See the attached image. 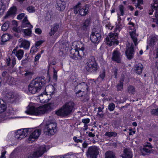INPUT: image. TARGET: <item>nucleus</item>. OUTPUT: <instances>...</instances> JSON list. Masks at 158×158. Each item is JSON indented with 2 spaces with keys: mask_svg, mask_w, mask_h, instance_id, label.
I'll use <instances>...</instances> for the list:
<instances>
[{
  "mask_svg": "<svg viewBox=\"0 0 158 158\" xmlns=\"http://www.w3.org/2000/svg\"><path fill=\"white\" fill-rule=\"evenodd\" d=\"M54 106L53 103H49L47 104L35 108L34 107L31 106L25 112L28 114L38 116L44 114L47 112L51 111Z\"/></svg>",
  "mask_w": 158,
  "mask_h": 158,
  "instance_id": "1",
  "label": "nucleus"
},
{
  "mask_svg": "<svg viewBox=\"0 0 158 158\" xmlns=\"http://www.w3.org/2000/svg\"><path fill=\"white\" fill-rule=\"evenodd\" d=\"M46 82L43 76L38 77L31 81L28 87V89L31 94H35L40 91Z\"/></svg>",
  "mask_w": 158,
  "mask_h": 158,
  "instance_id": "2",
  "label": "nucleus"
},
{
  "mask_svg": "<svg viewBox=\"0 0 158 158\" xmlns=\"http://www.w3.org/2000/svg\"><path fill=\"white\" fill-rule=\"evenodd\" d=\"M74 106L75 104L73 102H67L57 110L56 112V114L57 115L61 116H67L73 112Z\"/></svg>",
  "mask_w": 158,
  "mask_h": 158,
  "instance_id": "3",
  "label": "nucleus"
},
{
  "mask_svg": "<svg viewBox=\"0 0 158 158\" xmlns=\"http://www.w3.org/2000/svg\"><path fill=\"white\" fill-rule=\"evenodd\" d=\"M57 125L55 121H48L47 122L44 130L45 134L50 135H54L57 131Z\"/></svg>",
  "mask_w": 158,
  "mask_h": 158,
  "instance_id": "4",
  "label": "nucleus"
},
{
  "mask_svg": "<svg viewBox=\"0 0 158 158\" xmlns=\"http://www.w3.org/2000/svg\"><path fill=\"white\" fill-rule=\"evenodd\" d=\"M85 65V69L88 72H96L98 69V65L94 56H90L87 59Z\"/></svg>",
  "mask_w": 158,
  "mask_h": 158,
  "instance_id": "5",
  "label": "nucleus"
},
{
  "mask_svg": "<svg viewBox=\"0 0 158 158\" xmlns=\"http://www.w3.org/2000/svg\"><path fill=\"white\" fill-rule=\"evenodd\" d=\"M33 130L32 128H26L18 130L16 133L15 138L19 139L25 138Z\"/></svg>",
  "mask_w": 158,
  "mask_h": 158,
  "instance_id": "6",
  "label": "nucleus"
},
{
  "mask_svg": "<svg viewBox=\"0 0 158 158\" xmlns=\"http://www.w3.org/2000/svg\"><path fill=\"white\" fill-rule=\"evenodd\" d=\"M98 154L99 148L96 146L89 147L86 152L87 156H89L90 158H96Z\"/></svg>",
  "mask_w": 158,
  "mask_h": 158,
  "instance_id": "7",
  "label": "nucleus"
},
{
  "mask_svg": "<svg viewBox=\"0 0 158 158\" xmlns=\"http://www.w3.org/2000/svg\"><path fill=\"white\" fill-rule=\"evenodd\" d=\"M46 151L45 146V145L42 146L32 153L33 157L35 158H38L41 156Z\"/></svg>",
  "mask_w": 158,
  "mask_h": 158,
  "instance_id": "8",
  "label": "nucleus"
},
{
  "mask_svg": "<svg viewBox=\"0 0 158 158\" xmlns=\"http://www.w3.org/2000/svg\"><path fill=\"white\" fill-rule=\"evenodd\" d=\"M117 37L116 35L115 36H113L112 33H110L109 37H107L106 38V44L109 45L110 46L114 44L118 45V41L115 40Z\"/></svg>",
  "mask_w": 158,
  "mask_h": 158,
  "instance_id": "9",
  "label": "nucleus"
},
{
  "mask_svg": "<svg viewBox=\"0 0 158 158\" xmlns=\"http://www.w3.org/2000/svg\"><path fill=\"white\" fill-rule=\"evenodd\" d=\"M101 38V35L97 32H92L90 35V40L94 43H98L100 41Z\"/></svg>",
  "mask_w": 158,
  "mask_h": 158,
  "instance_id": "10",
  "label": "nucleus"
},
{
  "mask_svg": "<svg viewBox=\"0 0 158 158\" xmlns=\"http://www.w3.org/2000/svg\"><path fill=\"white\" fill-rule=\"evenodd\" d=\"M112 59L118 63L121 62L122 56L120 52L117 50H114L112 55Z\"/></svg>",
  "mask_w": 158,
  "mask_h": 158,
  "instance_id": "11",
  "label": "nucleus"
},
{
  "mask_svg": "<svg viewBox=\"0 0 158 158\" xmlns=\"http://www.w3.org/2000/svg\"><path fill=\"white\" fill-rule=\"evenodd\" d=\"M41 130L40 129L35 130L30 135L29 138L30 141H34L35 139H37L39 137L41 134Z\"/></svg>",
  "mask_w": 158,
  "mask_h": 158,
  "instance_id": "12",
  "label": "nucleus"
},
{
  "mask_svg": "<svg viewBox=\"0 0 158 158\" xmlns=\"http://www.w3.org/2000/svg\"><path fill=\"white\" fill-rule=\"evenodd\" d=\"M134 48L133 45L132 44L130 47H129L126 50L125 53L127 58L131 60L133 58L134 56Z\"/></svg>",
  "mask_w": 158,
  "mask_h": 158,
  "instance_id": "13",
  "label": "nucleus"
},
{
  "mask_svg": "<svg viewBox=\"0 0 158 158\" xmlns=\"http://www.w3.org/2000/svg\"><path fill=\"white\" fill-rule=\"evenodd\" d=\"M24 53V52L23 50L19 49L17 50V49L15 48L13 50L11 55H16L18 59L20 60L23 56Z\"/></svg>",
  "mask_w": 158,
  "mask_h": 158,
  "instance_id": "14",
  "label": "nucleus"
},
{
  "mask_svg": "<svg viewBox=\"0 0 158 158\" xmlns=\"http://www.w3.org/2000/svg\"><path fill=\"white\" fill-rule=\"evenodd\" d=\"M70 56L71 58L75 60L78 59V56L79 57V59H81L82 57V55L80 54L79 51L76 49L72 50Z\"/></svg>",
  "mask_w": 158,
  "mask_h": 158,
  "instance_id": "15",
  "label": "nucleus"
},
{
  "mask_svg": "<svg viewBox=\"0 0 158 158\" xmlns=\"http://www.w3.org/2000/svg\"><path fill=\"white\" fill-rule=\"evenodd\" d=\"M40 102L42 103L48 102L51 98V97H49L48 94L44 93V94H40L39 96Z\"/></svg>",
  "mask_w": 158,
  "mask_h": 158,
  "instance_id": "16",
  "label": "nucleus"
},
{
  "mask_svg": "<svg viewBox=\"0 0 158 158\" xmlns=\"http://www.w3.org/2000/svg\"><path fill=\"white\" fill-rule=\"evenodd\" d=\"M16 7L14 6L11 7L4 16V18L7 19L15 15L16 13Z\"/></svg>",
  "mask_w": 158,
  "mask_h": 158,
  "instance_id": "17",
  "label": "nucleus"
},
{
  "mask_svg": "<svg viewBox=\"0 0 158 158\" xmlns=\"http://www.w3.org/2000/svg\"><path fill=\"white\" fill-rule=\"evenodd\" d=\"M57 6L56 8L59 10H64L66 6V4L64 1L58 0L57 2Z\"/></svg>",
  "mask_w": 158,
  "mask_h": 158,
  "instance_id": "18",
  "label": "nucleus"
},
{
  "mask_svg": "<svg viewBox=\"0 0 158 158\" xmlns=\"http://www.w3.org/2000/svg\"><path fill=\"white\" fill-rule=\"evenodd\" d=\"M90 24V19H86L81 24V29L84 31H86Z\"/></svg>",
  "mask_w": 158,
  "mask_h": 158,
  "instance_id": "19",
  "label": "nucleus"
},
{
  "mask_svg": "<svg viewBox=\"0 0 158 158\" xmlns=\"http://www.w3.org/2000/svg\"><path fill=\"white\" fill-rule=\"evenodd\" d=\"M134 72L135 73L139 75L141 74L143 69V66L140 63H139L136 64L134 67Z\"/></svg>",
  "mask_w": 158,
  "mask_h": 158,
  "instance_id": "20",
  "label": "nucleus"
},
{
  "mask_svg": "<svg viewBox=\"0 0 158 158\" xmlns=\"http://www.w3.org/2000/svg\"><path fill=\"white\" fill-rule=\"evenodd\" d=\"M123 158H132V152L129 149L125 148L123 150Z\"/></svg>",
  "mask_w": 158,
  "mask_h": 158,
  "instance_id": "21",
  "label": "nucleus"
},
{
  "mask_svg": "<svg viewBox=\"0 0 158 158\" xmlns=\"http://www.w3.org/2000/svg\"><path fill=\"white\" fill-rule=\"evenodd\" d=\"M81 86H82V87L85 88H87V86L86 84L84 82L83 83H81L79 85H78L77 86H76L75 88V90H76V94H77V95L79 97H83V95L82 94H81L80 95H79V94L81 93V92H83L84 91H81V90H79L78 91H77V89L78 88L81 87Z\"/></svg>",
  "mask_w": 158,
  "mask_h": 158,
  "instance_id": "22",
  "label": "nucleus"
},
{
  "mask_svg": "<svg viewBox=\"0 0 158 158\" xmlns=\"http://www.w3.org/2000/svg\"><path fill=\"white\" fill-rule=\"evenodd\" d=\"M89 7L88 5H85L83 8L80 9L79 11V14L82 16H85L89 13Z\"/></svg>",
  "mask_w": 158,
  "mask_h": 158,
  "instance_id": "23",
  "label": "nucleus"
},
{
  "mask_svg": "<svg viewBox=\"0 0 158 158\" xmlns=\"http://www.w3.org/2000/svg\"><path fill=\"white\" fill-rule=\"evenodd\" d=\"M130 34L131 36V38L132 39L135 46H136L138 43L137 36L138 35L136 34L135 31H130Z\"/></svg>",
  "mask_w": 158,
  "mask_h": 158,
  "instance_id": "24",
  "label": "nucleus"
},
{
  "mask_svg": "<svg viewBox=\"0 0 158 158\" xmlns=\"http://www.w3.org/2000/svg\"><path fill=\"white\" fill-rule=\"evenodd\" d=\"M22 27H27L29 28H32V26L30 24L27 20V16H25L23 20Z\"/></svg>",
  "mask_w": 158,
  "mask_h": 158,
  "instance_id": "25",
  "label": "nucleus"
},
{
  "mask_svg": "<svg viewBox=\"0 0 158 158\" xmlns=\"http://www.w3.org/2000/svg\"><path fill=\"white\" fill-rule=\"evenodd\" d=\"M30 45V42L26 40H23L20 45L19 46L20 48L23 47L24 49H28Z\"/></svg>",
  "mask_w": 158,
  "mask_h": 158,
  "instance_id": "26",
  "label": "nucleus"
},
{
  "mask_svg": "<svg viewBox=\"0 0 158 158\" xmlns=\"http://www.w3.org/2000/svg\"><path fill=\"white\" fill-rule=\"evenodd\" d=\"M54 87L52 85H50L49 86L46 87L45 88V93L46 94H48L49 96L51 97V95L53 94L54 92L53 91Z\"/></svg>",
  "mask_w": 158,
  "mask_h": 158,
  "instance_id": "27",
  "label": "nucleus"
},
{
  "mask_svg": "<svg viewBox=\"0 0 158 158\" xmlns=\"http://www.w3.org/2000/svg\"><path fill=\"white\" fill-rule=\"evenodd\" d=\"M3 100L0 99V114L4 112L6 109V106Z\"/></svg>",
  "mask_w": 158,
  "mask_h": 158,
  "instance_id": "28",
  "label": "nucleus"
},
{
  "mask_svg": "<svg viewBox=\"0 0 158 158\" xmlns=\"http://www.w3.org/2000/svg\"><path fill=\"white\" fill-rule=\"evenodd\" d=\"M12 37L9 34H4L1 37L2 41L3 43L11 39Z\"/></svg>",
  "mask_w": 158,
  "mask_h": 158,
  "instance_id": "29",
  "label": "nucleus"
},
{
  "mask_svg": "<svg viewBox=\"0 0 158 158\" xmlns=\"http://www.w3.org/2000/svg\"><path fill=\"white\" fill-rule=\"evenodd\" d=\"M59 27V25L57 23L55 24L53 27L51 29V31L49 33L50 35L52 36L54 35L58 30Z\"/></svg>",
  "mask_w": 158,
  "mask_h": 158,
  "instance_id": "30",
  "label": "nucleus"
},
{
  "mask_svg": "<svg viewBox=\"0 0 158 158\" xmlns=\"http://www.w3.org/2000/svg\"><path fill=\"white\" fill-rule=\"evenodd\" d=\"M141 155L143 156L148 155L151 153V150L145 147L140 149Z\"/></svg>",
  "mask_w": 158,
  "mask_h": 158,
  "instance_id": "31",
  "label": "nucleus"
},
{
  "mask_svg": "<svg viewBox=\"0 0 158 158\" xmlns=\"http://www.w3.org/2000/svg\"><path fill=\"white\" fill-rule=\"evenodd\" d=\"M124 79L122 78L121 79L119 83L118 84L117 86V88L118 91H121L123 89V81Z\"/></svg>",
  "mask_w": 158,
  "mask_h": 158,
  "instance_id": "32",
  "label": "nucleus"
},
{
  "mask_svg": "<svg viewBox=\"0 0 158 158\" xmlns=\"http://www.w3.org/2000/svg\"><path fill=\"white\" fill-rule=\"evenodd\" d=\"M136 1L137 2V3L135 5L136 7H138L140 10L142 9L143 7L141 5L143 4V0H132L133 2Z\"/></svg>",
  "mask_w": 158,
  "mask_h": 158,
  "instance_id": "33",
  "label": "nucleus"
},
{
  "mask_svg": "<svg viewBox=\"0 0 158 158\" xmlns=\"http://www.w3.org/2000/svg\"><path fill=\"white\" fill-rule=\"evenodd\" d=\"M115 155L112 151H108L105 153V158H115Z\"/></svg>",
  "mask_w": 158,
  "mask_h": 158,
  "instance_id": "34",
  "label": "nucleus"
},
{
  "mask_svg": "<svg viewBox=\"0 0 158 158\" xmlns=\"http://www.w3.org/2000/svg\"><path fill=\"white\" fill-rule=\"evenodd\" d=\"M127 91L130 94H134L135 91V88L134 86L130 85L127 88Z\"/></svg>",
  "mask_w": 158,
  "mask_h": 158,
  "instance_id": "35",
  "label": "nucleus"
},
{
  "mask_svg": "<svg viewBox=\"0 0 158 158\" xmlns=\"http://www.w3.org/2000/svg\"><path fill=\"white\" fill-rule=\"evenodd\" d=\"M105 135L109 137H115L117 135V133L115 131L107 132L105 133Z\"/></svg>",
  "mask_w": 158,
  "mask_h": 158,
  "instance_id": "36",
  "label": "nucleus"
},
{
  "mask_svg": "<svg viewBox=\"0 0 158 158\" xmlns=\"http://www.w3.org/2000/svg\"><path fill=\"white\" fill-rule=\"evenodd\" d=\"M25 72L26 73L24 74V76L28 79H31L33 75V73L29 71H26Z\"/></svg>",
  "mask_w": 158,
  "mask_h": 158,
  "instance_id": "37",
  "label": "nucleus"
},
{
  "mask_svg": "<svg viewBox=\"0 0 158 158\" xmlns=\"http://www.w3.org/2000/svg\"><path fill=\"white\" fill-rule=\"evenodd\" d=\"M10 23L9 21H7L4 23L2 27V30L3 31H6L9 27Z\"/></svg>",
  "mask_w": 158,
  "mask_h": 158,
  "instance_id": "38",
  "label": "nucleus"
},
{
  "mask_svg": "<svg viewBox=\"0 0 158 158\" xmlns=\"http://www.w3.org/2000/svg\"><path fill=\"white\" fill-rule=\"evenodd\" d=\"M157 40L155 37H152L150 40V43H149V45L153 46L155 45L156 42Z\"/></svg>",
  "mask_w": 158,
  "mask_h": 158,
  "instance_id": "39",
  "label": "nucleus"
},
{
  "mask_svg": "<svg viewBox=\"0 0 158 158\" xmlns=\"http://www.w3.org/2000/svg\"><path fill=\"white\" fill-rule=\"evenodd\" d=\"M98 112L97 114V115L99 117L102 118L104 116V114L103 112L102 111V110L101 109V107H98Z\"/></svg>",
  "mask_w": 158,
  "mask_h": 158,
  "instance_id": "40",
  "label": "nucleus"
},
{
  "mask_svg": "<svg viewBox=\"0 0 158 158\" xmlns=\"http://www.w3.org/2000/svg\"><path fill=\"white\" fill-rule=\"evenodd\" d=\"M118 24L116 25L115 30L116 31L119 32L123 27V26L120 22H118Z\"/></svg>",
  "mask_w": 158,
  "mask_h": 158,
  "instance_id": "41",
  "label": "nucleus"
},
{
  "mask_svg": "<svg viewBox=\"0 0 158 158\" xmlns=\"http://www.w3.org/2000/svg\"><path fill=\"white\" fill-rule=\"evenodd\" d=\"M115 108V105L113 103H110L108 106V109L110 111H113Z\"/></svg>",
  "mask_w": 158,
  "mask_h": 158,
  "instance_id": "42",
  "label": "nucleus"
},
{
  "mask_svg": "<svg viewBox=\"0 0 158 158\" xmlns=\"http://www.w3.org/2000/svg\"><path fill=\"white\" fill-rule=\"evenodd\" d=\"M24 34L27 35H30L31 33V30L30 29H27L24 30Z\"/></svg>",
  "mask_w": 158,
  "mask_h": 158,
  "instance_id": "43",
  "label": "nucleus"
},
{
  "mask_svg": "<svg viewBox=\"0 0 158 158\" xmlns=\"http://www.w3.org/2000/svg\"><path fill=\"white\" fill-rule=\"evenodd\" d=\"M27 10L30 13L33 12H35V10L34 7L32 6H30L27 7Z\"/></svg>",
  "mask_w": 158,
  "mask_h": 158,
  "instance_id": "44",
  "label": "nucleus"
},
{
  "mask_svg": "<svg viewBox=\"0 0 158 158\" xmlns=\"http://www.w3.org/2000/svg\"><path fill=\"white\" fill-rule=\"evenodd\" d=\"M88 143H86V141H84L82 144V150L83 152H84V148H86L87 147Z\"/></svg>",
  "mask_w": 158,
  "mask_h": 158,
  "instance_id": "45",
  "label": "nucleus"
},
{
  "mask_svg": "<svg viewBox=\"0 0 158 158\" xmlns=\"http://www.w3.org/2000/svg\"><path fill=\"white\" fill-rule=\"evenodd\" d=\"M151 114L154 115H158V108L152 110Z\"/></svg>",
  "mask_w": 158,
  "mask_h": 158,
  "instance_id": "46",
  "label": "nucleus"
},
{
  "mask_svg": "<svg viewBox=\"0 0 158 158\" xmlns=\"http://www.w3.org/2000/svg\"><path fill=\"white\" fill-rule=\"evenodd\" d=\"M157 2L156 0L154 2V5L153 6H151V8L152 9H155L156 10H157L158 9V5L157 4Z\"/></svg>",
  "mask_w": 158,
  "mask_h": 158,
  "instance_id": "47",
  "label": "nucleus"
},
{
  "mask_svg": "<svg viewBox=\"0 0 158 158\" xmlns=\"http://www.w3.org/2000/svg\"><path fill=\"white\" fill-rule=\"evenodd\" d=\"M119 9L121 15H124V7L122 5H120L119 6Z\"/></svg>",
  "mask_w": 158,
  "mask_h": 158,
  "instance_id": "48",
  "label": "nucleus"
},
{
  "mask_svg": "<svg viewBox=\"0 0 158 158\" xmlns=\"http://www.w3.org/2000/svg\"><path fill=\"white\" fill-rule=\"evenodd\" d=\"M25 14L24 13H21L17 15V18L18 19L21 20L23 17H25Z\"/></svg>",
  "mask_w": 158,
  "mask_h": 158,
  "instance_id": "49",
  "label": "nucleus"
},
{
  "mask_svg": "<svg viewBox=\"0 0 158 158\" xmlns=\"http://www.w3.org/2000/svg\"><path fill=\"white\" fill-rule=\"evenodd\" d=\"M90 121V119L88 118H84L82 120V122L85 124H86L88 123Z\"/></svg>",
  "mask_w": 158,
  "mask_h": 158,
  "instance_id": "50",
  "label": "nucleus"
},
{
  "mask_svg": "<svg viewBox=\"0 0 158 158\" xmlns=\"http://www.w3.org/2000/svg\"><path fill=\"white\" fill-rule=\"evenodd\" d=\"M73 139L75 142L77 143L80 142L81 143H82L83 142V140H82L78 139L77 137L76 136L73 137Z\"/></svg>",
  "mask_w": 158,
  "mask_h": 158,
  "instance_id": "51",
  "label": "nucleus"
},
{
  "mask_svg": "<svg viewBox=\"0 0 158 158\" xmlns=\"http://www.w3.org/2000/svg\"><path fill=\"white\" fill-rule=\"evenodd\" d=\"M85 49V48L83 47H82L81 48H79V49H77V50H78L79 51L80 54H81L82 56L83 55V51Z\"/></svg>",
  "mask_w": 158,
  "mask_h": 158,
  "instance_id": "52",
  "label": "nucleus"
},
{
  "mask_svg": "<svg viewBox=\"0 0 158 158\" xmlns=\"http://www.w3.org/2000/svg\"><path fill=\"white\" fill-rule=\"evenodd\" d=\"M74 13L75 14H76L78 13V12H79V10H80V7H77L76 6H75L74 7Z\"/></svg>",
  "mask_w": 158,
  "mask_h": 158,
  "instance_id": "53",
  "label": "nucleus"
},
{
  "mask_svg": "<svg viewBox=\"0 0 158 158\" xmlns=\"http://www.w3.org/2000/svg\"><path fill=\"white\" fill-rule=\"evenodd\" d=\"M53 79L56 81L57 80V72L55 70L53 72Z\"/></svg>",
  "mask_w": 158,
  "mask_h": 158,
  "instance_id": "54",
  "label": "nucleus"
},
{
  "mask_svg": "<svg viewBox=\"0 0 158 158\" xmlns=\"http://www.w3.org/2000/svg\"><path fill=\"white\" fill-rule=\"evenodd\" d=\"M43 43V41H42L40 40L39 41L36 42L35 43V45L36 47H38L41 44Z\"/></svg>",
  "mask_w": 158,
  "mask_h": 158,
  "instance_id": "55",
  "label": "nucleus"
},
{
  "mask_svg": "<svg viewBox=\"0 0 158 158\" xmlns=\"http://www.w3.org/2000/svg\"><path fill=\"white\" fill-rule=\"evenodd\" d=\"M118 69L117 68H115L114 69V71L113 72L114 75L115 76V77L116 78L117 75V74Z\"/></svg>",
  "mask_w": 158,
  "mask_h": 158,
  "instance_id": "56",
  "label": "nucleus"
},
{
  "mask_svg": "<svg viewBox=\"0 0 158 158\" xmlns=\"http://www.w3.org/2000/svg\"><path fill=\"white\" fill-rule=\"evenodd\" d=\"M35 31L36 33L39 34H40L42 32L41 30L39 28H36L35 29Z\"/></svg>",
  "mask_w": 158,
  "mask_h": 158,
  "instance_id": "57",
  "label": "nucleus"
},
{
  "mask_svg": "<svg viewBox=\"0 0 158 158\" xmlns=\"http://www.w3.org/2000/svg\"><path fill=\"white\" fill-rule=\"evenodd\" d=\"M105 73L104 72H103L100 75L98 78L100 77L102 79H103L105 77Z\"/></svg>",
  "mask_w": 158,
  "mask_h": 158,
  "instance_id": "58",
  "label": "nucleus"
},
{
  "mask_svg": "<svg viewBox=\"0 0 158 158\" xmlns=\"http://www.w3.org/2000/svg\"><path fill=\"white\" fill-rule=\"evenodd\" d=\"M16 60L15 58H13L12 59V60L11 64L13 67L15 64Z\"/></svg>",
  "mask_w": 158,
  "mask_h": 158,
  "instance_id": "59",
  "label": "nucleus"
},
{
  "mask_svg": "<svg viewBox=\"0 0 158 158\" xmlns=\"http://www.w3.org/2000/svg\"><path fill=\"white\" fill-rule=\"evenodd\" d=\"M40 54H38L37 55L35 56V61L38 60H39V58H40Z\"/></svg>",
  "mask_w": 158,
  "mask_h": 158,
  "instance_id": "60",
  "label": "nucleus"
},
{
  "mask_svg": "<svg viewBox=\"0 0 158 158\" xmlns=\"http://www.w3.org/2000/svg\"><path fill=\"white\" fill-rule=\"evenodd\" d=\"M8 74L7 73V72L6 71H3L2 74V76L3 77H4L5 76L7 77Z\"/></svg>",
  "mask_w": 158,
  "mask_h": 158,
  "instance_id": "61",
  "label": "nucleus"
},
{
  "mask_svg": "<svg viewBox=\"0 0 158 158\" xmlns=\"http://www.w3.org/2000/svg\"><path fill=\"white\" fill-rule=\"evenodd\" d=\"M6 153V151H4L2 152V155L0 157V158H5V154Z\"/></svg>",
  "mask_w": 158,
  "mask_h": 158,
  "instance_id": "62",
  "label": "nucleus"
},
{
  "mask_svg": "<svg viewBox=\"0 0 158 158\" xmlns=\"http://www.w3.org/2000/svg\"><path fill=\"white\" fill-rule=\"evenodd\" d=\"M147 144L145 146V147H148L149 148H152V145H151V144L150 143L147 142Z\"/></svg>",
  "mask_w": 158,
  "mask_h": 158,
  "instance_id": "63",
  "label": "nucleus"
},
{
  "mask_svg": "<svg viewBox=\"0 0 158 158\" xmlns=\"http://www.w3.org/2000/svg\"><path fill=\"white\" fill-rule=\"evenodd\" d=\"M88 135L90 137H94L95 136V135L91 132H89L88 134Z\"/></svg>",
  "mask_w": 158,
  "mask_h": 158,
  "instance_id": "64",
  "label": "nucleus"
}]
</instances>
